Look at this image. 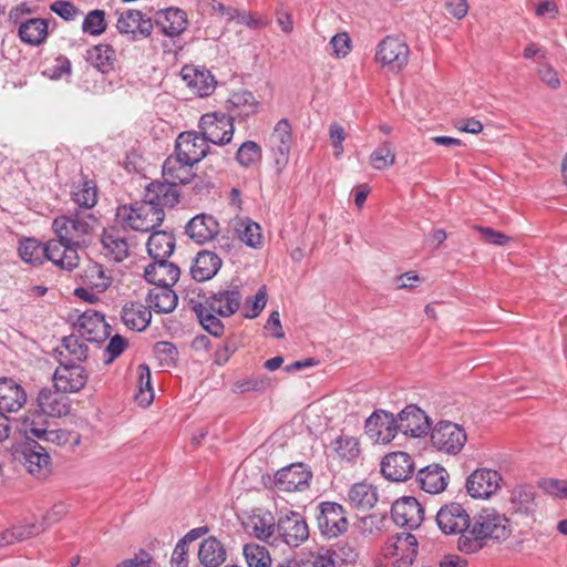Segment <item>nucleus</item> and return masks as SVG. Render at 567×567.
Masks as SVG:
<instances>
[{
	"label": "nucleus",
	"instance_id": "cd10ccee",
	"mask_svg": "<svg viewBox=\"0 0 567 567\" xmlns=\"http://www.w3.org/2000/svg\"><path fill=\"white\" fill-rule=\"evenodd\" d=\"M241 299V292L239 288L235 286L228 289H220L213 293L206 299L204 305L220 317H230L239 309Z\"/></svg>",
	"mask_w": 567,
	"mask_h": 567
},
{
	"label": "nucleus",
	"instance_id": "4c0bfd02",
	"mask_svg": "<svg viewBox=\"0 0 567 567\" xmlns=\"http://www.w3.org/2000/svg\"><path fill=\"white\" fill-rule=\"evenodd\" d=\"M151 308L141 302L126 303L121 312L123 323L135 331L145 330L152 320Z\"/></svg>",
	"mask_w": 567,
	"mask_h": 567
},
{
	"label": "nucleus",
	"instance_id": "2f4dec72",
	"mask_svg": "<svg viewBox=\"0 0 567 567\" xmlns=\"http://www.w3.org/2000/svg\"><path fill=\"white\" fill-rule=\"evenodd\" d=\"M155 24L171 38L181 35L187 28V14L178 8H167L156 13Z\"/></svg>",
	"mask_w": 567,
	"mask_h": 567
},
{
	"label": "nucleus",
	"instance_id": "2eb2a0df",
	"mask_svg": "<svg viewBox=\"0 0 567 567\" xmlns=\"http://www.w3.org/2000/svg\"><path fill=\"white\" fill-rule=\"evenodd\" d=\"M440 529L446 534H461L470 529L472 518L460 503H450L440 508L436 514Z\"/></svg>",
	"mask_w": 567,
	"mask_h": 567
},
{
	"label": "nucleus",
	"instance_id": "13d9d810",
	"mask_svg": "<svg viewBox=\"0 0 567 567\" xmlns=\"http://www.w3.org/2000/svg\"><path fill=\"white\" fill-rule=\"evenodd\" d=\"M244 556L248 567H270L271 565V558L268 550L258 544L245 545Z\"/></svg>",
	"mask_w": 567,
	"mask_h": 567
},
{
	"label": "nucleus",
	"instance_id": "f03ea898",
	"mask_svg": "<svg viewBox=\"0 0 567 567\" xmlns=\"http://www.w3.org/2000/svg\"><path fill=\"white\" fill-rule=\"evenodd\" d=\"M97 218L90 212L75 210L53 219L52 230L56 238L79 249L89 243Z\"/></svg>",
	"mask_w": 567,
	"mask_h": 567
},
{
	"label": "nucleus",
	"instance_id": "0eeeda50",
	"mask_svg": "<svg viewBox=\"0 0 567 567\" xmlns=\"http://www.w3.org/2000/svg\"><path fill=\"white\" fill-rule=\"evenodd\" d=\"M234 121L231 116L225 113H207L200 117V135L216 145L228 144L234 136Z\"/></svg>",
	"mask_w": 567,
	"mask_h": 567
},
{
	"label": "nucleus",
	"instance_id": "423d86ee",
	"mask_svg": "<svg viewBox=\"0 0 567 567\" xmlns=\"http://www.w3.org/2000/svg\"><path fill=\"white\" fill-rule=\"evenodd\" d=\"M430 433L432 445L449 455L458 454L467 441L465 430L451 421L439 422Z\"/></svg>",
	"mask_w": 567,
	"mask_h": 567
},
{
	"label": "nucleus",
	"instance_id": "473e14b6",
	"mask_svg": "<svg viewBox=\"0 0 567 567\" xmlns=\"http://www.w3.org/2000/svg\"><path fill=\"white\" fill-rule=\"evenodd\" d=\"M219 233V224L214 216L198 214L186 225V234L197 244H205Z\"/></svg>",
	"mask_w": 567,
	"mask_h": 567
},
{
	"label": "nucleus",
	"instance_id": "e433bc0d",
	"mask_svg": "<svg viewBox=\"0 0 567 567\" xmlns=\"http://www.w3.org/2000/svg\"><path fill=\"white\" fill-rule=\"evenodd\" d=\"M378 489L374 485L360 482L353 484L348 492V502L359 511L371 509L378 502Z\"/></svg>",
	"mask_w": 567,
	"mask_h": 567
},
{
	"label": "nucleus",
	"instance_id": "4468645a",
	"mask_svg": "<svg viewBox=\"0 0 567 567\" xmlns=\"http://www.w3.org/2000/svg\"><path fill=\"white\" fill-rule=\"evenodd\" d=\"M398 432L411 437H423L430 433L431 421L415 404L405 406L396 416Z\"/></svg>",
	"mask_w": 567,
	"mask_h": 567
},
{
	"label": "nucleus",
	"instance_id": "ddd939ff",
	"mask_svg": "<svg viewBox=\"0 0 567 567\" xmlns=\"http://www.w3.org/2000/svg\"><path fill=\"white\" fill-rule=\"evenodd\" d=\"M246 533L257 539L275 545L277 544V518L266 509H255L243 520Z\"/></svg>",
	"mask_w": 567,
	"mask_h": 567
},
{
	"label": "nucleus",
	"instance_id": "c85d7f7f",
	"mask_svg": "<svg viewBox=\"0 0 567 567\" xmlns=\"http://www.w3.org/2000/svg\"><path fill=\"white\" fill-rule=\"evenodd\" d=\"M27 403V392L20 383L12 378H0V411L12 413L19 411Z\"/></svg>",
	"mask_w": 567,
	"mask_h": 567
},
{
	"label": "nucleus",
	"instance_id": "dca6fc26",
	"mask_svg": "<svg viewBox=\"0 0 567 567\" xmlns=\"http://www.w3.org/2000/svg\"><path fill=\"white\" fill-rule=\"evenodd\" d=\"M71 401L66 393L59 389H41L35 399V413L50 417H61L69 414Z\"/></svg>",
	"mask_w": 567,
	"mask_h": 567
},
{
	"label": "nucleus",
	"instance_id": "412c9836",
	"mask_svg": "<svg viewBox=\"0 0 567 567\" xmlns=\"http://www.w3.org/2000/svg\"><path fill=\"white\" fill-rule=\"evenodd\" d=\"M415 465L405 452H393L385 455L381 462L382 475L393 482H405L412 477Z\"/></svg>",
	"mask_w": 567,
	"mask_h": 567
},
{
	"label": "nucleus",
	"instance_id": "603ef678",
	"mask_svg": "<svg viewBox=\"0 0 567 567\" xmlns=\"http://www.w3.org/2000/svg\"><path fill=\"white\" fill-rule=\"evenodd\" d=\"M137 393L135 400L141 406H148L154 400L152 386L151 369L147 364L142 363L137 367Z\"/></svg>",
	"mask_w": 567,
	"mask_h": 567
},
{
	"label": "nucleus",
	"instance_id": "b1692460",
	"mask_svg": "<svg viewBox=\"0 0 567 567\" xmlns=\"http://www.w3.org/2000/svg\"><path fill=\"white\" fill-rule=\"evenodd\" d=\"M21 432L29 439L30 436H34L39 440H42L47 443H52L54 445H65L68 444L73 435L71 432L62 429L48 430L42 425L38 424L34 420H31L28 416H24L21 421ZM79 443V437H74V444Z\"/></svg>",
	"mask_w": 567,
	"mask_h": 567
},
{
	"label": "nucleus",
	"instance_id": "a211bd4d",
	"mask_svg": "<svg viewBox=\"0 0 567 567\" xmlns=\"http://www.w3.org/2000/svg\"><path fill=\"white\" fill-rule=\"evenodd\" d=\"M365 433L377 443H390L398 433L396 417L384 410L374 411L365 421Z\"/></svg>",
	"mask_w": 567,
	"mask_h": 567
},
{
	"label": "nucleus",
	"instance_id": "864d4df0",
	"mask_svg": "<svg viewBox=\"0 0 567 567\" xmlns=\"http://www.w3.org/2000/svg\"><path fill=\"white\" fill-rule=\"evenodd\" d=\"M261 146L254 141L241 143L235 154V161L243 168H250L261 162Z\"/></svg>",
	"mask_w": 567,
	"mask_h": 567
},
{
	"label": "nucleus",
	"instance_id": "c9c22d12",
	"mask_svg": "<svg viewBox=\"0 0 567 567\" xmlns=\"http://www.w3.org/2000/svg\"><path fill=\"white\" fill-rule=\"evenodd\" d=\"M48 20L42 18H29L18 28V37L21 42L38 47L45 42L48 31Z\"/></svg>",
	"mask_w": 567,
	"mask_h": 567
},
{
	"label": "nucleus",
	"instance_id": "680f3d73",
	"mask_svg": "<svg viewBox=\"0 0 567 567\" xmlns=\"http://www.w3.org/2000/svg\"><path fill=\"white\" fill-rule=\"evenodd\" d=\"M16 538L18 542H22L29 539L31 537L38 536L45 530V526L41 525L39 522H23L21 524L12 526Z\"/></svg>",
	"mask_w": 567,
	"mask_h": 567
},
{
	"label": "nucleus",
	"instance_id": "a19ab883",
	"mask_svg": "<svg viewBox=\"0 0 567 567\" xmlns=\"http://www.w3.org/2000/svg\"><path fill=\"white\" fill-rule=\"evenodd\" d=\"M148 307L158 313L172 312L177 303L178 297L172 287L158 286L148 291L147 295Z\"/></svg>",
	"mask_w": 567,
	"mask_h": 567
},
{
	"label": "nucleus",
	"instance_id": "f8f14e48",
	"mask_svg": "<svg viewBox=\"0 0 567 567\" xmlns=\"http://www.w3.org/2000/svg\"><path fill=\"white\" fill-rule=\"evenodd\" d=\"M312 472L302 463L280 468L274 476V486L281 492H303L309 488Z\"/></svg>",
	"mask_w": 567,
	"mask_h": 567
},
{
	"label": "nucleus",
	"instance_id": "c03bdc74",
	"mask_svg": "<svg viewBox=\"0 0 567 567\" xmlns=\"http://www.w3.org/2000/svg\"><path fill=\"white\" fill-rule=\"evenodd\" d=\"M86 61L102 73H110L116 61L112 45L100 43L86 51Z\"/></svg>",
	"mask_w": 567,
	"mask_h": 567
},
{
	"label": "nucleus",
	"instance_id": "6e6d98bb",
	"mask_svg": "<svg viewBox=\"0 0 567 567\" xmlns=\"http://www.w3.org/2000/svg\"><path fill=\"white\" fill-rule=\"evenodd\" d=\"M395 162V153L390 142L384 141L370 155V164L379 171L391 167Z\"/></svg>",
	"mask_w": 567,
	"mask_h": 567
},
{
	"label": "nucleus",
	"instance_id": "4be33fe9",
	"mask_svg": "<svg viewBox=\"0 0 567 567\" xmlns=\"http://www.w3.org/2000/svg\"><path fill=\"white\" fill-rule=\"evenodd\" d=\"M208 152L206 140L195 132H183L176 138L174 153L193 165L203 159Z\"/></svg>",
	"mask_w": 567,
	"mask_h": 567
},
{
	"label": "nucleus",
	"instance_id": "f704fd0d",
	"mask_svg": "<svg viewBox=\"0 0 567 567\" xmlns=\"http://www.w3.org/2000/svg\"><path fill=\"white\" fill-rule=\"evenodd\" d=\"M416 478L424 492L437 494L446 488L449 474L442 466L433 464L420 470Z\"/></svg>",
	"mask_w": 567,
	"mask_h": 567
},
{
	"label": "nucleus",
	"instance_id": "5fc2aeb1",
	"mask_svg": "<svg viewBox=\"0 0 567 567\" xmlns=\"http://www.w3.org/2000/svg\"><path fill=\"white\" fill-rule=\"evenodd\" d=\"M332 447L338 457L347 462H354L361 453L359 440L349 435L337 437L332 443Z\"/></svg>",
	"mask_w": 567,
	"mask_h": 567
},
{
	"label": "nucleus",
	"instance_id": "f3484780",
	"mask_svg": "<svg viewBox=\"0 0 567 567\" xmlns=\"http://www.w3.org/2000/svg\"><path fill=\"white\" fill-rule=\"evenodd\" d=\"M391 515L398 526L415 529L424 519V508L415 497L404 496L392 504Z\"/></svg>",
	"mask_w": 567,
	"mask_h": 567
},
{
	"label": "nucleus",
	"instance_id": "49530a36",
	"mask_svg": "<svg viewBox=\"0 0 567 567\" xmlns=\"http://www.w3.org/2000/svg\"><path fill=\"white\" fill-rule=\"evenodd\" d=\"M83 282L95 292L101 293L111 286L112 277L101 264L91 262L84 270Z\"/></svg>",
	"mask_w": 567,
	"mask_h": 567
},
{
	"label": "nucleus",
	"instance_id": "e2e57ef3",
	"mask_svg": "<svg viewBox=\"0 0 567 567\" xmlns=\"http://www.w3.org/2000/svg\"><path fill=\"white\" fill-rule=\"evenodd\" d=\"M474 229L480 233L481 238L487 244L505 246L512 240V238L506 234L495 230L491 227L476 225L474 226Z\"/></svg>",
	"mask_w": 567,
	"mask_h": 567
},
{
	"label": "nucleus",
	"instance_id": "69168bd1",
	"mask_svg": "<svg viewBox=\"0 0 567 567\" xmlns=\"http://www.w3.org/2000/svg\"><path fill=\"white\" fill-rule=\"evenodd\" d=\"M329 45L332 48V54L337 58H344L351 50V40L348 33H337L330 40Z\"/></svg>",
	"mask_w": 567,
	"mask_h": 567
},
{
	"label": "nucleus",
	"instance_id": "7ed1b4c3",
	"mask_svg": "<svg viewBox=\"0 0 567 567\" xmlns=\"http://www.w3.org/2000/svg\"><path fill=\"white\" fill-rule=\"evenodd\" d=\"M116 217L124 228L148 233L163 223L165 213L142 199L131 205L118 206Z\"/></svg>",
	"mask_w": 567,
	"mask_h": 567
},
{
	"label": "nucleus",
	"instance_id": "5701e85b",
	"mask_svg": "<svg viewBox=\"0 0 567 567\" xmlns=\"http://www.w3.org/2000/svg\"><path fill=\"white\" fill-rule=\"evenodd\" d=\"M143 199L151 206L159 208H172L179 202V192L175 185L168 182H153L145 189Z\"/></svg>",
	"mask_w": 567,
	"mask_h": 567
},
{
	"label": "nucleus",
	"instance_id": "338daca9",
	"mask_svg": "<svg viewBox=\"0 0 567 567\" xmlns=\"http://www.w3.org/2000/svg\"><path fill=\"white\" fill-rule=\"evenodd\" d=\"M540 487L549 495L567 497V481L546 478L540 482Z\"/></svg>",
	"mask_w": 567,
	"mask_h": 567
},
{
	"label": "nucleus",
	"instance_id": "8fccbe9b",
	"mask_svg": "<svg viewBox=\"0 0 567 567\" xmlns=\"http://www.w3.org/2000/svg\"><path fill=\"white\" fill-rule=\"evenodd\" d=\"M84 341L75 331L62 339V351L70 362H83L87 359L89 348Z\"/></svg>",
	"mask_w": 567,
	"mask_h": 567
},
{
	"label": "nucleus",
	"instance_id": "774afa93",
	"mask_svg": "<svg viewBox=\"0 0 567 567\" xmlns=\"http://www.w3.org/2000/svg\"><path fill=\"white\" fill-rule=\"evenodd\" d=\"M153 557L144 549H140L138 553L132 558L122 560L116 567H151Z\"/></svg>",
	"mask_w": 567,
	"mask_h": 567
},
{
	"label": "nucleus",
	"instance_id": "9d476101",
	"mask_svg": "<svg viewBox=\"0 0 567 567\" xmlns=\"http://www.w3.org/2000/svg\"><path fill=\"white\" fill-rule=\"evenodd\" d=\"M73 329L91 343L104 342L111 334V327L104 316L95 310L82 312L74 322Z\"/></svg>",
	"mask_w": 567,
	"mask_h": 567
},
{
	"label": "nucleus",
	"instance_id": "bb28decb",
	"mask_svg": "<svg viewBox=\"0 0 567 567\" xmlns=\"http://www.w3.org/2000/svg\"><path fill=\"white\" fill-rule=\"evenodd\" d=\"M181 76L186 85L200 97L209 96L215 91L216 80L208 70L185 65L181 71Z\"/></svg>",
	"mask_w": 567,
	"mask_h": 567
},
{
	"label": "nucleus",
	"instance_id": "0e129e2a",
	"mask_svg": "<svg viewBox=\"0 0 567 567\" xmlns=\"http://www.w3.org/2000/svg\"><path fill=\"white\" fill-rule=\"evenodd\" d=\"M269 385L266 379L249 378L245 380H238L234 383L233 391L235 393H246L250 391L262 392Z\"/></svg>",
	"mask_w": 567,
	"mask_h": 567
},
{
	"label": "nucleus",
	"instance_id": "052dcab7",
	"mask_svg": "<svg viewBox=\"0 0 567 567\" xmlns=\"http://www.w3.org/2000/svg\"><path fill=\"white\" fill-rule=\"evenodd\" d=\"M239 238L250 247H258L261 245L262 236L260 226L252 221L243 224V229H238Z\"/></svg>",
	"mask_w": 567,
	"mask_h": 567
},
{
	"label": "nucleus",
	"instance_id": "4d7b16f0",
	"mask_svg": "<svg viewBox=\"0 0 567 567\" xmlns=\"http://www.w3.org/2000/svg\"><path fill=\"white\" fill-rule=\"evenodd\" d=\"M106 27L105 12L101 9L91 10L82 22V31L94 37L104 33Z\"/></svg>",
	"mask_w": 567,
	"mask_h": 567
},
{
	"label": "nucleus",
	"instance_id": "09e8293b",
	"mask_svg": "<svg viewBox=\"0 0 567 567\" xmlns=\"http://www.w3.org/2000/svg\"><path fill=\"white\" fill-rule=\"evenodd\" d=\"M74 203L84 209L94 207L97 203V187L93 181L83 179L71 192Z\"/></svg>",
	"mask_w": 567,
	"mask_h": 567
},
{
	"label": "nucleus",
	"instance_id": "7c9ffc66",
	"mask_svg": "<svg viewBox=\"0 0 567 567\" xmlns=\"http://www.w3.org/2000/svg\"><path fill=\"white\" fill-rule=\"evenodd\" d=\"M193 167V164L174 153L173 155H169L163 164V179L176 187L178 185L187 184L194 176Z\"/></svg>",
	"mask_w": 567,
	"mask_h": 567
},
{
	"label": "nucleus",
	"instance_id": "6e6552de",
	"mask_svg": "<svg viewBox=\"0 0 567 567\" xmlns=\"http://www.w3.org/2000/svg\"><path fill=\"white\" fill-rule=\"evenodd\" d=\"M59 362L60 365L53 374L54 388L64 393H75L82 390L89 379L86 370L81 364L70 362L63 351H60Z\"/></svg>",
	"mask_w": 567,
	"mask_h": 567
},
{
	"label": "nucleus",
	"instance_id": "c756f323",
	"mask_svg": "<svg viewBox=\"0 0 567 567\" xmlns=\"http://www.w3.org/2000/svg\"><path fill=\"white\" fill-rule=\"evenodd\" d=\"M179 275V268L175 264L167 261V258L153 260L144 270L145 279L155 287H173L178 280Z\"/></svg>",
	"mask_w": 567,
	"mask_h": 567
},
{
	"label": "nucleus",
	"instance_id": "72a5a7b5",
	"mask_svg": "<svg viewBox=\"0 0 567 567\" xmlns=\"http://www.w3.org/2000/svg\"><path fill=\"white\" fill-rule=\"evenodd\" d=\"M221 266L220 257L208 250L198 252L190 267L193 279L198 282L212 279Z\"/></svg>",
	"mask_w": 567,
	"mask_h": 567
},
{
	"label": "nucleus",
	"instance_id": "a18cd8bd",
	"mask_svg": "<svg viewBox=\"0 0 567 567\" xmlns=\"http://www.w3.org/2000/svg\"><path fill=\"white\" fill-rule=\"evenodd\" d=\"M192 309L196 313L202 327L212 336L220 337L224 333V323L216 317V312L199 301L190 300Z\"/></svg>",
	"mask_w": 567,
	"mask_h": 567
},
{
	"label": "nucleus",
	"instance_id": "393cba45",
	"mask_svg": "<svg viewBox=\"0 0 567 567\" xmlns=\"http://www.w3.org/2000/svg\"><path fill=\"white\" fill-rule=\"evenodd\" d=\"M22 462L27 471L38 477L44 478L50 472V455L39 443L32 441L21 451Z\"/></svg>",
	"mask_w": 567,
	"mask_h": 567
},
{
	"label": "nucleus",
	"instance_id": "37998d69",
	"mask_svg": "<svg viewBox=\"0 0 567 567\" xmlns=\"http://www.w3.org/2000/svg\"><path fill=\"white\" fill-rule=\"evenodd\" d=\"M146 246L147 252L153 260L168 258L175 248V237L168 231H153Z\"/></svg>",
	"mask_w": 567,
	"mask_h": 567
},
{
	"label": "nucleus",
	"instance_id": "1a4fd4ad",
	"mask_svg": "<svg viewBox=\"0 0 567 567\" xmlns=\"http://www.w3.org/2000/svg\"><path fill=\"white\" fill-rule=\"evenodd\" d=\"M409 45L398 37L386 35L375 50V61L382 66L400 71L409 62Z\"/></svg>",
	"mask_w": 567,
	"mask_h": 567
},
{
	"label": "nucleus",
	"instance_id": "58836bf2",
	"mask_svg": "<svg viewBox=\"0 0 567 567\" xmlns=\"http://www.w3.org/2000/svg\"><path fill=\"white\" fill-rule=\"evenodd\" d=\"M227 558L225 546L215 536L205 538L198 548L199 563L205 567H218Z\"/></svg>",
	"mask_w": 567,
	"mask_h": 567
},
{
	"label": "nucleus",
	"instance_id": "20e7f679",
	"mask_svg": "<svg viewBox=\"0 0 567 567\" xmlns=\"http://www.w3.org/2000/svg\"><path fill=\"white\" fill-rule=\"evenodd\" d=\"M316 523L320 535L326 539H334L349 529V520L344 507L336 502H321L316 508Z\"/></svg>",
	"mask_w": 567,
	"mask_h": 567
},
{
	"label": "nucleus",
	"instance_id": "f257e3e1",
	"mask_svg": "<svg viewBox=\"0 0 567 567\" xmlns=\"http://www.w3.org/2000/svg\"><path fill=\"white\" fill-rule=\"evenodd\" d=\"M512 534L509 520L493 508H484L472 518L470 529L460 535L458 549L466 554L481 550L487 539L505 540Z\"/></svg>",
	"mask_w": 567,
	"mask_h": 567
},
{
	"label": "nucleus",
	"instance_id": "de8ad7c7",
	"mask_svg": "<svg viewBox=\"0 0 567 567\" xmlns=\"http://www.w3.org/2000/svg\"><path fill=\"white\" fill-rule=\"evenodd\" d=\"M18 251L21 259L31 266H40L45 260V244L34 238L20 240Z\"/></svg>",
	"mask_w": 567,
	"mask_h": 567
},
{
	"label": "nucleus",
	"instance_id": "9b49d317",
	"mask_svg": "<svg viewBox=\"0 0 567 567\" xmlns=\"http://www.w3.org/2000/svg\"><path fill=\"white\" fill-rule=\"evenodd\" d=\"M291 144V125L287 118H282L276 124L269 137L271 157L278 174H280L289 163Z\"/></svg>",
	"mask_w": 567,
	"mask_h": 567
},
{
	"label": "nucleus",
	"instance_id": "79ce46f5",
	"mask_svg": "<svg viewBox=\"0 0 567 567\" xmlns=\"http://www.w3.org/2000/svg\"><path fill=\"white\" fill-rule=\"evenodd\" d=\"M101 243L105 255L116 262L123 261L128 256L126 238L115 228L105 229L102 234Z\"/></svg>",
	"mask_w": 567,
	"mask_h": 567
},
{
	"label": "nucleus",
	"instance_id": "ea45409f",
	"mask_svg": "<svg viewBox=\"0 0 567 567\" xmlns=\"http://www.w3.org/2000/svg\"><path fill=\"white\" fill-rule=\"evenodd\" d=\"M228 115L233 120H244L257 111V101L251 92L240 91L230 95L227 101Z\"/></svg>",
	"mask_w": 567,
	"mask_h": 567
},
{
	"label": "nucleus",
	"instance_id": "3c124183",
	"mask_svg": "<svg viewBox=\"0 0 567 567\" xmlns=\"http://www.w3.org/2000/svg\"><path fill=\"white\" fill-rule=\"evenodd\" d=\"M512 507L515 512L529 514L535 509V489L530 485H518L512 491Z\"/></svg>",
	"mask_w": 567,
	"mask_h": 567
},
{
	"label": "nucleus",
	"instance_id": "a878e982",
	"mask_svg": "<svg viewBox=\"0 0 567 567\" xmlns=\"http://www.w3.org/2000/svg\"><path fill=\"white\" fill-rule=\"evenodd\" d=\"M78 250L63 240L53 238L45 243V260L52 261L61 269L72 270L79 265Z\"/></svg>",
	"mask_w": 567,
	"mask_h": 567
},
{
	"label": "nucleus",
	"instance_id": "6ab92c4d",
	"mask_svg": "<svg viewBox=\"0 0 567 567\" xmlns=\"http://www.w3.org/2000/svg\"><path fill=\"white\" fill-rule=\"evenodd\" d=\"M116 29L121 34H126L132 41H136L152 34L153 23L142 11L130 9L120 14Z\"/></svg>",
	"mask_w": 567,
	"mask_h": 567
},
{
	"label": "nucleus",
	"instance_id": "bf43d9fd",
	"mask_svg": "<svg viewBox=\"0 0 567 567\" xmlns=\"http://www.w3.org/2000/svg\"><path fill=\"white\" fill-rule=\"evenodd\" d=\"M154 354L162 368H173L178 360L177 348L168 341H158L154 344Z\"/></svg>",
	"mask_w": 567,
	"mask_h": 567
},
{
	"label": "nucleus",
	"instance_id": "39448f33",
	"mask_svg": "<svg viewBox=\"0 0 567 567\" xmlns=\"http://www.w3.org/2000/svg\"><path fill=\"white\" fill-rule=\"evenodd\" d=\"M277 543L281 540L289 547H298L309 538V526L299 512L280 511L276 526Z\"/></svg>",
	"mask_w": 567,
	"mask_h": 567
},
{
	"label": "nucleus",
	"instance_id": "aec40b11",
	"mask_svg": "<svg viewBox=\"0 0 567 567\" xmlns=\"http://www.w3.org/2000/svg\"><path fill=\"white\" fill-rule=\"evenodd\" d=\"M501 481L497 471L478 468L467 477L466 489L473 498H488L497 492Z\"/></svg>",
	"mask_w": 567,
	"mask_h": 567
}]
</instances>
